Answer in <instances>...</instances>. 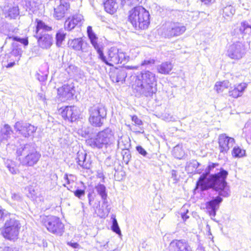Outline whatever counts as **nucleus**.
I'll list each match as a JSON object with an SVG mask.
<instances>
[{"label": "nucleus", "instance_id": "1", "mask_svg": "<svg viewBox=\"0 0 251 251\" xmlns=\"http://www.w3.org/2000/svg\"><path fill=\"white\" fill-rule=\"evenodd\" d=\"M218 166L217 163L209 164L205 169V173L201 176L197 182V187H200L201 191L212 188L218 192L219 196L205 203L207 212L212 218L216 216V211L223 201L220 196L228 197L230 194L229 186L226 181L228 173L221 167L216 168L215 171L214 169Z\"/></svg>", "mask_w": 251, "mask_h": 251}, {"label": "nucleus", "instance_id": "2", "mask_svg": "<svg viewBox=\"0 0 251 251\" xmlns=\"http://www.w3.org/2000/svg\"><path fill=\"white\" fill-rule=\"evenodd\" d=\"M156 77L154 73L149 71H143L137 75L134 88L136 96L152 97L156 92Z\"/></svg>", "mask_w": 251, "mask_h": 251}, {"label": "nucleus", "instance_id": "3", "mask_svg": "<svg viewBox=\"0 0 251 251\" xmlns=\"http://www.w3.org/2000/svg\"><path fill=\"white\" fill-rule=\"evenodd\" d=\"M87 32L92 45L99 54V58L109 66H113L114 64H118L119 49L116 48H111L108 51V57L106 58L97 43L98 38L93 31L92 27L91 26L87 27Z\"/></svg>", "mask_w": 251, "mask_h": 251}, {"label": "nucleus", "instance_id": "4", "mask_svg": "<svg viewBox=\"0 0 251 251\" xmlns=\"http://www.w3.org/2000/svg\"><path fill=\"white\" fill-rule=\"evenodd\" d=\"M114 141V135L110 128H107L97 133L93 137L89 136L86 140L87 145L93 149H100L106 148L113 143Z\"/></svg>", "mask_w": 251, "mask_h": 251}, {"label": "nucleus", "instance_id": "5", "mask_svg": "<svg viewBox=\"0 0 251 251\" xmlns=\"http://www.w3.org/2000/svg\"><path fill=\"white\" fill-rule=\"evenodd\" d=\"M128 20L136 29H145L150 25L149 12L141 6L135 7L129 12Z\"/></svg>", "mask_w": 251, "mask_h": 251}, {"label": "nucleus", "instance_id": "6", "mask_svg": "<svg viewBox=\"0 0 251 251\" xmlns=\"http://www.w3.org/2000/svg\"><path fill=\"white\" fill-rule=\"evenodd\" d=\"M16 153L19 157L18 160L23 166L32 167L38 162L41 154L29 144H26L19 148Z\"/></svg>", "mask_w": 251, "mask_h": 251}, {"label": "nucleus", "instance_id": "7", "mask_svg": "<svg viewBox=\"0 0 251 251\" xmlns=\"http://www.w3.org/2000/svg\"><path fill=\"white\" fill-rule=\"evenodd\" d=\"M21 227L19 221L16 218L14 214H11L5 221L1 234L8 240H14L17 239Z\"/></svg>", "mask_w": 251, "mask_h": 251}, {"label": "nucleus", "instance_id": "8", "mask_svg": "<svg viewBox=\"0 0 251 251\" xmlns=\"http://www.w3.org/2000/svg\"><path fill=\"white\" fill-rule=\"evenodd\" d=\"M106 111L100 105H95L89 109V122L94 126L100 127L106 117Z\"/></svg>", "mask_w": 251, "mask_h": 251}, {"label": "nucleus", "instance_id": "9", "mask_svg": "<svg viewBox=\"0 0 251 251\" xmlns=\"http://www.w3.org/2000/svg\"><path fill=\"white\" fill-rule=\"evenodd\" d=\"M43 223L50 232L57 235H62L64 226L60 219L55 216L46 217Z\"/></svg>", "mask_w": 251, "mask_h": 251}, {"label": "nucleus", "instance_id": "10", "mask_svg": "<svg viewBox=\"0 0 251 251\" xmlns=\"http://www.w3.org/2000/svg\"><path fill=\"white\" fill-rule=\"evenodd\" d=\"M246 53L245 45L241 42H236L228 47L226 55L232 59L238 60L242 58Z\"/></svg>", "mask_w": 251, "mask_h": 251}, {"label": "nucleus", "instance_id": "11", "mask_svg": "<svg viewBox=\"0 0 251 251\" xmlns=\"http://www.w3.org/2000/svg\"><path fill=\"white\" fill-rule=\"evenodd\" d=\"M185 30V26L180 23H168L166 24L163 29V34L166 37L171 38L181 35Z\"/></svg>", "mask_w": 251, "mask_h": 251}, {"label": "nucleus", "instance_id": "12", "mask_svg": "<svg viewBox=\"0 0 251 251\" xmlns=\"http://www.w3.org/2000/svg\"><path fill=\"white\" fill-rule=\"evenodd\" d=\"M70 3L67 0L56 1V6L54 7L53 17L57 20H61L69 13Z\"/></svg>", "mask_w": 251, "mask_h": 251}, {"label": "nucleus", "instance_id": "13", "mask_svg": "<svg viewBox=\"0 0 251 251\" xmlns=\"http://www.w3.org/2000/svg\"><path fill=\"white\" fill-rule=\"evenodd\" d=\"M15 130L23 137L27 138L32 135L36 130L37 127L26 123L17 122L14 126Z\"/></svg>", "mask_w": 251, "mask_h": 251}, {"label": "nucleus", "instance_id": "14", "mask_svg": "<svg viewBox=\"0 0 251 251\" xmlns=\"http://www.w3.org/2000/svg\"><path fill=\"white\" fill-rule=\"evenodd\" d=\"M235 143L234 138L227 136L226 134H220L219 136V144L221 153L225 154L232 147Z\"/></svg>", "mask_w": 251, "mask_h": 251}, {"label": "nucleus", "instance_id": "15", "mask_svg": "<svg viewBox=\"0 0 251 251\" xmlns=\"http://www.w3.org/2000/svg\"><path fill=\"white\" fill-rule=\"evenodd\" d=\"M78 108L75 106H68L65 107L61 111V115L65 120L73 122L79 117Z\"/></svg>", "mask_w": 251, "mask_h": 251}, {"label": "nucleus", "instance_id": "16", "mask_svg": "<svg viewBox=\"0 0 251 251\" xmlns=\"http://www.w3.org/2000/svg\"><path fill=\"white\" fill-rule=\"evenodd\" d=\"M37 39L38 46L44 50L49 49L53 44V38L51 35L48 33L40 34L35 35Z\"/></svg>", "mask_w": 251, "mask_h": 251}, {"label": "nucleus", "instance_id": "17", "mask_svg": "<svg viewBox=\"0 0 251 251\" xmlns=\"http://www.w3.org/2000/svg\"><path fill=\"white\" fill-rule=\"evenodd\" d=\"M73 85L64 84L57 89V94L62 101H65L71 99L73 95Z\"/></svg>", "mask_w": 251, "mask_h": 251}, {"label": "nucleus", "instance_id": "18", "mask_svg": "<svg viewBox=\"0 0 251 251\" xmlns=\"http://www.w3.org/2000/svg\"><path fill=\"white\" fill-rule=\"evenodd\" d=\"M170 251H192L189 244L183 240H174L169 246Z\"/></svg>", "mask_w": 251, "mask_h": 251}, {"label": "nucleus", "instance_id": "19", "mask_svg": "<svg viewBox=\"0 0 251 251\" xmlns=\"http://www.w3.org/2000/svg\"><path fill=\"white\" fill-rule=\"evenodd\" d=\"M83 20V16L80 14L73 16L72 18H68L65 22V28L70 31L74 29L75 26L80 24Z\"/></svg>", "mask_w": 251, "mask_h": 251}, {"label": "nucleus", "instance_id": "20", "mask_svg": "<svg viewBox=\"0 0 251 251\" xmlns=\"http://www.w3.org/2000/svg\"><path fill=\"white\" fill-rule=\"evenodd\" d=\"M129 141V139L128 138L124 137L119 140L118 143L119 148H121L123 150L126 151H125V154L123 155V160L126 164L128 163L130 157V155L129 153V151H127L128 148L130 146Z\"/></svg>", "mask_w": 251, "mask_h": 251}, {"label": "nucleus", "instance_id": "21", "mask_svg": "<svg viewBox=\"0 0 251 251\" xmlns=\"http://www.w3.org/2000/svg\"><path fill=\"white\" fill-rule=\"evenodd\" d=\"M110 78L113 82H123L126 77V73L124 69H115L110 73Z\"/></svg>", "mask_w": 251, "mask_h": 251}, {"label": "nucleus", "instance_id": "22", "mask_svg": "<svg viewBox=\"0 0 251 251\" xmlns=\"http://www.w3.org/2000/svg\"><path fill=\"white\" fill-rule=\"evenodd\" d=\"M248 84L246 83H241L234 86L233 89L229 91V96L233 98L241 97L247 88Z\"/></svg>", "mask_w": 251, "mask_h": 251}, {"label": "nucleus", "instance_id": "23", "mask_svg": "<svg viewBox=\"0 0 251 251\" xmlns=\"http://www.w3.org/2000/svg\"><path fill=\"white\" fill-rule=\"evenodd\" d=\"M87 154L84 152L78 151L75 158L76 162L82 168L88 169L90 168L91 163L86 159Z\"/></svg>", "mask_w": 251, "mask_h": 251}, {"label": "nucleus", "instance_id": "24", "mask_svg": "<svg viewBox=\"0 0 251 251\" xmlns=\"http://www.w3.org/2000/svg\"><path fill=\"white\" fill-rule=\"evenodd\" d=\"M12 133L10 126L7 124L4 125L0 130V142L7 141Z\"/></svg>", "mask_w": 251, "mask_h": 251}, {"label": "nucleus", "instance_id": "25", "mask_svg": "<svg viewBox=\"0 0 251 251\" xmlns=\"http://www.w3.org/2000/svg\"><path fill=\"white\" fill-rule=\"evenodd\" d=\"M83 44V42L81 38L70 40L68 42L69 47L76 51L81 50L82 51H85L84 48L82 47Z\"/></svg>", "mask_w": 251, "mask_h": 251}, {"label": "nucleus", "instance_id": "26", "mask_svg": "<svg viewBox=\"0 0 251 251\" xmlns=\"http://www.w3.org/2000/svg\"><path fill=\"white\" fill-rule=\"evenodd\" d=\"M36 21L37 25L36 26L35 35H40V34H43V31H50L52 30V27L51 26L46 25L42 21L36 19Z\"/></svg>", "mask_w": 251, "mask_h": 251}, {"label": "nucleus", "instance_id": "27", "mask_svg": "<svg viewBox=\"0 0 251 251\" xmlns=\"http://www.w3.org/2000/svg\"><path fill=\"white\" fill-rule=\"evenodd\" d=\"M173 67V66L171 62H165L158 65L156 69L158 73L161 74L167 75L172 71Z\"/></svg>", "mask_w": 251, "mask_h": 251}, {"label": "nucleus", "instance_id": "28", "mask_svg": "<svg viewBox=\"0 0 251 251\" xmlns=\"http://www.w3.org/2000/svg\"><path fill=\"white\" fill-rule=\"evenodd\" d=\"M239 30L243 38L251 37V26L247 22L241 23Z\"/></svg>", "mask_w": 251, "mask_h": 251}, {"label": "nucleus", "instance_id": "29", "mask_svg": "<svg viewBox=\"0 0 251 251\" xmlns=\"http://www.w3.org/2000/svg\"><path fill=\"white\" fill-rule=\"evenodd\" d=\"M104 6L105 11L111 14L116 11L118 7L116 0H107L104 3Z\"/></svg>", "mask_w": 251, "mask_h": 251}, {"label": "nucleus", "instance_id": "30", "mask_svg": "<svg viewBox=\"0 0 251 251\" xmlns=\"http://www.w3.org/2000/svg\"><path fill=\"white\" fill-rule=\"evenodd\" d=\"M235 12V10L234 7L231 5H228L223 7L222 14L225 19L229 20L232 17Z\"/></svg>", "mask_w": 251, "mask_h": 251}, {"label": "nucleus", "instance_id": "31", "mask_svg": "<svg viewBox=\"0 0 251 251\" xmlns=\"http://www.w3.org/2000/svg\"><path fill=\"white\" fill-rule=\"evenodd\" d=\"M5 166L10 173L12 175H16L19 173V170L15 162L11 160H7L5 162Z\"/></svg>", "mask_w": 251, "mask_h": 251}, {"label": "nucleus", "instance_id": "32", "mask_svg": "<svg viewBox=\"0 0 251 251\" xmlns=\"http://www.w3.org/2000/svg\"><path fill=\"white\" fill-rule=\"evenodd\" d=\"M230 85V83L228 81L217 82L214 88L218 93H220L222 92L224 89L228 88Z\"/></svg>", "mask_w": 251, "mask_h": 251}, {"label": "nucleus", "instance_id": "33", "mask_svg": "<svg viewBox=\"0 0 251 251\" xmlns=\"http://www.w3.org/2000/svg\"><path fill=\"white\" fill-rule=\"evenodd\" d=\"M97 193L100 196L101 199H104L107 197L105 186L102 184H98L95 187Z\"/></svg>", "mask_w": 251, "mask_h": 251}, {"label": "nucleus", "instance_id": "34", "mask_svg": "<svg viewBox=\"0 0 251 251\" xmlns=\"http://www.w3.org/2000/svg\"><path fill=\"white\" fill-rule=\"evenodd\" d=\"M174 156L178 159H181L185 154V152L181 146L179 145L176 146L173 150Z\"/></svg>", "mask_w": 251, "mask_h": 251}, {"label": "nucleus", "instance_id": "35", "mask_svg": "<svg viewBox=\"0 0 251 251\" xmlns=\"http://www.w3.org/2000/svg\"><path fill=\"white\" fill-rule=\"evenodd\" d=\"M19 14L18 6H13L9 8L7 16L11 19L16 18Z\"/></svg>", "mask_w": 251, "mask_h": 251}, {"label": "nucleus", "instance_id": "36", "mask_svg": "<svg viewBox=\"0 0 251 251\" xmlns=\"http://www.w3.org/2000/svg\"><path fill=\"white\" fill-rule=\"evenodd\" d=\"M245 150L239 147H234L232 151V154L235 157H241L245 155Z\"/></svg>", "mask_w": 251, "mask_h": 251}, {"label": "nucleus", "instance_id": "37", "mask_svg": "<svg viewBox=\"0 0 251 251\" xmlns=\"http://www.w3.org/2000/svg\"><path fill=\"white\" fill-rule=\"evenodd\" d=\"M66 34L63 31L59 30L56 34V44L58 47H60L62 45V42L65 38Z\"/></svg>", "mask_w": 251, "mask_h": 251}, {"label": "nucleus", "instance_id": "38", "mask_svg": "<svg viewBox=\"0 0 251 251\" xmlns=\"http://www.w3.org/2000/svg\"><path fill=\"white\" fill-rule=\"evenodd\" d=\"M11 200L13 204L20 205L22 201V197L19 194L12 193Z\"/></svg>", "mask_w": 251, "mask_h": 251}, {"label": "nucleus", "instance_id": "39", "mask_svg": "<svg viewBox=\"0 0 251 251\" xmlns=\"http://www.w3.org/2000/svg\"><path fill=\"white\" fill-rule=\"evenodd\" d=\"M155 63V60L152 58H147L143 61L140 66L142 67H145V68H149L153 65Z\"/></svg>", "mask_w": 251, "mask_h": 251}, {"label": "nucleus", "instance_id": "40", "mask_svg": "<svg viewBox=\"0 0 251 251\" xmlns=\"http://www.w3.org/2000/svg\"><path fill=\"white\" fill-rule=\"evenodd\" d=\"M112 226L111 227L113 231L116 233L117 234L121 235V231L117 221L115 217H112Z\"/></svg>", "mask_w": 251, "mask_h": 251}, {"label": "nucleus", "instance_id": "41", "mask_svg": "<svg viewBox=\"0 0 251 251\" xmlns=\"http://www.w3.org/2000/svg\"><path fill=\"white\" fill-rule=\"evenodd\" d=\"M8 39H12L13 41L19 42L20 43L24 44L25 46H27L28 43V40L26 39L20 38L17 36H8L6 38V41H7Z\"/></svg>", "mask_w": 251, "mask_h": 251}, {"label": "nucleus", "instance_id": "42", "mask_svg": "<svg viewBox=\"0 0 251 251\" xmlns=\"http://www.w3.org/2000/svg\"><path fill=\"white\" fill-rule=\"evenodd\" d=\"M64 179L66 182L67 185H70L76 180V177L71 174H65L64 176Z\"/></svg>", "mask_w": 251, "mask_h": 251}, {"label": "nucleus", "instance_id": "43", "mask_svg": "<svg viewBox=\"0 0 251 251\" xmlns=\"http://www.w3.org/2000/svg\"><path fill=\"white\" fill-rule=\"evenodd\" d=\"M128 56H126L125 53L121 50H119L118 52V64L127 61Z\"/></svg>", "mask_w": 251, "mask_h": 251}, {"label": "nucleus", "instance_id": "44", "mask_svg": "<svg viewBox=\"0 0 251 251\" xmlns=\"http://www.w3.org/2000/svg\"><path fill=\"white\" fill-rule=\"evenodd\" d=\"M189 212L188 210L186 208V205H183L180 210V215L182 219L184 221H186L189 218V216L187 215V213Z\"/></svg>", "mask_w": 251, "mask_h": 251}, {"label": "nucleus", "instance_id": "45", "mask_svg": "<svg viewBox=\"0 0 251 251\" xmlns=\"http://www.w3.org/2000/svg\"><path fill=\"white\" fill-rule=\"evenodd\" d=\"M121 1L122 4H126L129 5L141 3L142 0H121Z\"/></svg>", "mask_w": 251, "mask_h": 251}, {"label": "nucleus", "instance_id": "46", "mask_svg": "<svg viewBox=\"0 0 251 251\" xmlns=\"http://www.w3.org/2000/svg\"><path fill=\"white\" fill-rule=\"evenodd\" d=\"M103 200V204L106 205V208L105 209V211L104 213L101 215V217H105L107 215L108 213L110 212V208L108 207V206L107 205L108 201L107 200V197H105L104 199H101Z\"/></svg>", "mask_w": 251, "mask_h": 251}, {"label": "nucleus", "instance_id": "47", "mask_svg": "<svg viewBox=\"0 0 251 251\" xmlns=\"http://www.w3.org/2000/svg\"><path fill=\"white\" fill-rule=\"evenodd\" d=\"M200 165V164L198 162H197L196 160H192L187 164L186 167L189 170L190 168H193L194 169H197V168Z\"/></svg>", "mask_w": 251, "mask_h": 251}, {"label": "nucleus", "instance_id": "48", "mask_svg": "<svg viewBox=\"0 0 251 251\" xmlns=\"http://www.w3.org/2000/svg\"><path fill=\"white\" fill-rule=\"evenodd\" d=\"M11 213L7 212V211H2L0 210V221L3 220L5 221L6 219L9 217V215Z\"/></svg>", "mask_w": 251, "mask_h": 251}, {"label": "nucleus", "instance_id": "49", "mask_svg": "<svg viewBox=\"0 0 251 251\" xmlns=\"http://www.w3.org/2000/svg\"><path fill=\"white\" fill-rule=\"evenodd\" d=\"M74 195L75 197L81 199V197L85 195V190L81 189H77L74 192Z\"/></svg>", "mask_w": 251, "mask_h": 251}, {"label": "nucleus", "instance_id": "50", "mask_svg": "<svg viewBox=\"0 0 251 251\" xmlns=\"http://www.w3.org/2000/svg\"><path fill=\"white\" fill-rule=\"evenodd\" d=\"M136 150L138 152L144 156H146L148 153L141 146H139L136 147Z\"/></svg>", "mask_w": 251, "mask_h": 251}, {"label": "nucleus", "instance_id": "51", "mask_svg": "<svg viewBox=\"0 0 251 251\" xmlns=\"http://www.w3.org/2000/svg\"><path fill=\"white\" fill-rule=\"evenodd\" d=\"M132 121L137 125L140 126L142 125V121L139 118H138L137 116H133L132 117Z\"/></svg>", "mask_w": 251, "mask_h": 251}, {"label": "nucleus", "instance_id": "52", "mask_svg": "<svg viewBox=\"0 0 251 251\" xmlns=\"http://www.w3.org/2000/svg\"><path fill=\"white\" fill-rule=\"evenodd\" d=\"M22 50L21 49L19 48H16L14 49L12 51V54L14 55L15 56H18L19 55H21L22 53Z\"/></svg>", "mask_w": 251, "mask_h": 251}, {"label": "nucleus", "instance_id": "53", "mask_svg": "<svg viewBox=\"0 0 251 251\" xmlns=\"http://www.w3.org/2000/svg\"><path fill=\"white\" fill-rule=\"evenodd\" d=\"M127 69L137 70L139 68L138 66H127L126 67Z\"/></svg>", "mask_w": 251, "mask_h": 251}, {"label": "nucleus", "instance_id": "54", "mask_svg": "<svg viewBox=\"0 0 251 251\" xmlns=\"http://www.w3.org/2000/svg\"><path fill=\"white\" fill-rule=\"evenodd\" d=\"M47 75L41 76L40 77H38V79L40 81H44L45 80H46L47 79Z\"/></svg>", "mask_w": 251, "mask_h": 251}, {"label": "nucleus", "instance_id": "55", "mask_svg": "<svg viewBox=\"0 0 251 251\" xmlns=\"http://www.w3.org/2000/svg\"><path fill=\"white\" fill-rule=\"evenodd\" d=\"M69 245L73 248H77L79 246V245L76 243H71Z\"/></svg>", "mask_w": 251, "mask_h": 251}, {"label": "nucleus", "instance_id": "56", "mask_svg": "<svg viewBox=\"0 0 251 251\" xmlns=\"http://www.w3.org/2000/svg\"><path fill=\"white\" fill-rule=\"evenodd\" d=\"M202 2L205 4H208L210 2H212L213 0H201Z\"/></svg>", "mask_w": 251, "mask_h": 251}, {"label": "nucleus", "instance_id": "57", "mask_svg": "<svg viewBox=\"0 0 251 251\" xmlns=\"http://www.w3.org/2000/svg\"><path fill=\"white\" fill-rule=\"evenodd\" d=\"M14 65H15V62H11V63H8L7 64V65L6 66V67L7 68H10V67H13Z\"/></svg>", "mask_w": 251, "mask_h": 251}, {"label": "nucleus", "instance_id": "58", "mask_svg": "<svg viewBox=\"0 0 251 251\" xmlns=\"http://www.w3.org/2000/svg\"><path fill=\"white\" fill-rule=\"evenodd\" d=\"M63 186H65V187H66L67 188V189L69 190H71V189L72 188V187H70V186H66V183H64L63 184Z\"/></svg>", "mask_w": 251, "mask_h": 251}, {"label": "nucleus", "instance_id": "59", "mask_svg": "<svg viewBox=\"0 0 251 251\" xmlns=\"http://www.w3.org/2000/svg\"><path fill=\"white\" fill-rule=\"evenodd\" d=\"M108 243V241L106 242V244H105V245H103V247H104V248H105V249H106V248H107Z\"/></svg>", "mask_w": 251, "mask_h": 251}, {"label": "nucleus", "instance_id": "60", "mask_svg": "<svg viewBox=\"0 0 251 251\" xmlns=\"http://www.w3.org/2000/svg\"><path fill=\"white\" fill-rule=\"evenodd\" d=\"M175 173H176V172H175V171H172V176L175 175Z\"/></svg>", "mask_w": 251, "mask_h": 251}]
</instances>
